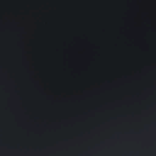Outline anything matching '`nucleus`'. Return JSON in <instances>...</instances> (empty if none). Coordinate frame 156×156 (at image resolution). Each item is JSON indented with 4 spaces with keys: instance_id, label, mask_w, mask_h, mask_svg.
Here are the masks:
<instances>
[{
    "instance_id": "nucleus-1",
    "label": "nucleus",
    "mask_w": 156,
    "mask_h": 156,
    "mask_svg": "<svg viewBox=\"0 0 156 156\" xmlns=\"http://www.w3.org/2000/svg\"><path fill=\"white\" fill-rule=\"evenodd\" d=\"M140 127H105V128H139ZM140 128H156V127H140Z\"/></svg>"
},
{
    "instance_id": "nucleus-2",
    "label": "nucleus",
    "mask_w": 156,
    "mask_h": 156,
    "mask_svg": "<svg viewBox=\"0 0 156 156\" xmlns=\"http://www.w3.org/2000/svg\"><path fill=\"white\" fill-rule=\"evenodd\" d=\"M153 120L156 122V114L154 115V117L153 118Z\"/></svg>"
},
{
    "instance_id": "nucleus-3",
    "label": "nucleus",
    "mask_w": 156,
    "mask_h": 156,
    "mask_svg": "<svg viewBox=\"0 0 156 156\" xmlns=\"http://www.w3.org/2000/svg\"><path fill=\"white\" fill-rule=\"evenodd\" d=\"M116 117H111V118H110V119H116Z\"/></svg>"
},
{
    "instance_id": "nucleus-4",
    "label": "nucleus",
    "mask_w": 156,
    "mask_h": 156,
    "mask_svg": "<svg viewBox=\"0 0 156 156\" xmlns=\"http://www.w3.org/2000/svg\"><path fill=\"white\" fill-rule=\"evenodd\" d=\"M39 119V117H36L34 118V119Z\"/></svg>"
},
{
    "instance_id": "nucleus-5",
    "label": "nucleus",
    "mask_w": 156,
    "mask_h": 156,
    "mask_svg": "<svg viewBox=\"0 0 156 156\" xmlns=\"http://www.w3.org/2000/svg\"><path fill=\"white\" fill-rule=\"evenodd\" d=\"M155 103L156 104V103Z\"/></svg>"
}]
</instances>
